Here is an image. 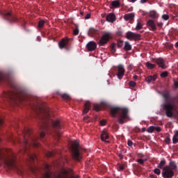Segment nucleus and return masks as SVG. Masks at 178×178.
Listing matches in <instances>:
<instances>
[{"label":"nucleus","instance_id":"nucleus-1","mask_svg":"<svg viewBox=\"0 0 178 178\" xmlns=\"http://www.w3.org/2000/svg\"><path fill=\"white\" fill-rule=\"evenodd\" d=\"M35 119L39 123V127L42 131L40 133L39 138L33 135L31 129L25 127L22 131V140H18L19 144L22 147L20 154L22 155L25 154L31 163L37 161V155L34 154L31 149L40 147L38 140H42L45 137V131L50 133L51 136L59 140L61 134L59 130L62 129V122L59 120L52 119L51 113L44 106H38V109L35 110Z\"/></svg>","mask_w":178,"mask_h":178},{"label":"nucleus","instance_id":"nucleus-2","mask_svg":"<svg viewBox=\"0 0 178 178\" xmlns=\"http://www.w3.org/2000/svg\"><path fill=\"white\" fill-rule=\"evenodd\" d=\"M1 83H7L11 88V90L3 92L1 96L4 101L8 102V105H13L16 101L32 102L33 97H30L31 95L29 94V90L19 86L10 76L2 72H0V84Z\"/></svg>","mask_w":178,"mask_h":178},{"label":"nucleus","instance_id":"nucleus-3","mask_svg":"<svg viewBox=\"0 0 178 178\" xmlns=\"http://www.w3.org/2000/svg\"><path fill=\"white\" fill-rule=\"evenodd\" d=\"M0 159L4 162L5 165L8 168L16 167V154L9 149H0Z\"/></svg>","mask_w":178,"mask_h":178},{"label":"nucleus","instance_id":"nucleus-4","mask_svg":"<svg viewBox=\"0 0 178 178\" xmlns=\"http://www.w3.org/2000/svg\"><path fill=\"white\" fill-rule=\"evenodd\" d=\"M111 115L113 118H116V115H118L120 124H124L130 118L129 116V109L124 107H111Z\"/></svg>","mask_w":178,"mask_h":178},{"label":"nucleus","instance_id":"nucleus-5","mask_svg":"<svg viewBox=\"0 0 178 178\" xmlns=\"http://www.w3.org/2000/svg\"><path fill=\"white\" fill-rule=\"evenodd\" d=\"M177 170V165L175 161H170L169 166H165L163 169L162 175L164 178H172L175 176V172Z\"/></svg>","mask_w":178,"mask_h":178},{"label":"nucleus","instance_id":"nucleus-6","mask_svg":"<svg viewBox=\"0 0 178 178\" xmlns=\"http://www.w3.org/2000/svg\"><path fill=\"white\" fill-rule=\"evenodd\" d=\"M71 151L72 157L75 161H80V160L83 159V156H81V153L80 152V144L78 141H74L71 146Z\"/></svg>","mask_w":178,"mask_h":178},{"label":"nucleus","instance_id":"nucleus-7","mask_svg":"<svg viewBox=\"0 0 178 178\" xmlns=\"http://www.w3.org/2000/svg\"><path fill=\"white\" fill-rule=\"evenodd\" d=\"M111 38H112V33L105 32L98 42V44L99 47H104V45L108 44V42L109 40H111Z\"/></svg>","mask_w":178,"mask_h":178},{"label":"nucleus","instance_id":"nucleus-8","mask_svg":"<svg viewBox=\"0 0 178 178\" xmlns=\"http://www.w3.org/2000/svg\"><path fill=\"white\" fill-rule=\"evenodd\" d=\"M163 109L168 118H172V116H173V111L175 109V105H173L172 103L170 102L166 103L163 106Z\"/></svg>","mask_w":178,"mask_h":178},{"label":"nucleus","instance_id":"nucleus-9","mask_svg":"<svg viewBox=\"0 0 178 178\" xmlns=\"http://www.w3.org/2000/svg\"><path fill=\"white\" fill-rule=\"evenodd\" d=\"M69 172L72 173V172H73V170L70 169L69 170H67L63 169L56 176V178H79V175H72V177H69Z\"/></svg>","mask_w":178,"mask_h":178},{"label":"nucleus","instance_id":"nucleus-10","mask_svg":"<svg viewBox=\"0 0 178 178\" xmlns=\"http://www.w3.org/2000/svg\"><path fill=\"white\" fill-rule=\"evenodd\" d=\"M3 17L6 20H8L10 23H17L19 19L12 13V11H6L3 14Z\"/></svg>","mask_w":178,"mask_h":178},{"label":"nucleus","instance_id":"nucleus-11","mask_svg":"<svg viewBox=\"0 0 178 178\" xmlns=\"http://www.w3.org/2000/svg\"><path fill=\"white\" fill-rule=\"evenodd\" d=\"M69 41L70 39L67 38L61 39L58 42L60 49H66V51H69Z\"/></svg>","mask_w":178,"mask_h":178},{"label":"nucleus","instance_id":"nucleus-12","mask_svg":"<svg viewBox=\"0 0 178 178\" xmlns=\"http://www.w3.org/2000/svg\"><path fill=\"white\" fill-rule=\"evenodd\" d=\"M126 37L127 40H134V41H137L138 40L141 39V35H140L139 33H135L131 31H128L126 33Z\"/></svg>","mask_w":178,"mask_h":178},{"label":"nucleus","instance_id":"nucleus-13","mask_svg":"<svg viewBox=\"0 0 178 178\" xmlns=\"http://www.w3.org/2000/svg\"><path fill=\"white\" fill-rule=\"evenodd\" d=\"M118 71L116 76L120 80H122L123 79V76H124V67H123V65H120L117 67Z\"/></svg>","mask_w":178,"mask_h":178},{"label":"nucleus","instance_id":"nucleus-14","mask_svg":"<svg viewBox=\"0 0 178 178\" xmlns=\"http://www.w3.org/2000/svg\"><path fill=\"white\" fill-rule=\"evenodd\" d=\"M44 172L45 173L42 175V178H52V172L49 170V165L46 164L44 165Z\"/></svg>","mask_w":178,"mask_h":178},{"label":"nucleus","instance_id":"nucleus-15","mask_svg":"<svg viewBox=\"0 0 178 178\" xmlns=\"http://www.w3.org/2000/svg\"><path fill=\"white\" fill-rule=\"evenodd\" d=\"M88 51H92L97 49V43L95 42L90 41L86 44Z\"/></svg>","mask_w":178,"mask_h":178},{"label":"nucleus","instance_id":"nucleus-16","mask_svg":"<svg viewBox=\"0 0 178 178\" xmlns=\"http://www.w3.org/2000/svg\"><path fill=\"white\" fill-rule=\"evenodd\" d=\"M147 26L152 29V31H155V30H156V25L155 24V22L152 19H149L147 21Z\"/></svg>","mask_w":178,"mask_h":178},{"label":"nucleus","instance_id":"nucleus-17","mask_svg":"<svg viewBox=\"0 0 178 178\" xmlns=\"http://www.w3.org/2000/svg\"><path fill=\"white\" fill-rule=\"evenodd\" d=\"M120 7V0H114L110 5L111 9H116Z\"/></svg>","mask_w":178,"mask_h":178},{"label":"nucleus","instance_id":"nucleus-18","mask_svg":"<svg viewBox=\"0 0 178 178\" xmlns=\"http://www.w3.org/2000/svg\"><path fill=\"white\" fill-rule=\"evenodd\" d=\"M156 63L159 66V67H161V69H165V67H166L165 65V60L162 58H157L156 60Z\"/></svg>","mask_w":178,"mask_h":178},{"label":"nucleus","instance_id":"nucleus-19","mask_svg":"<svg viewBox=\"0 0 178 178\" xmlns=\"http://www.w3.org/2000/svg\"><path fill=\"white\" fill-rule=\"evenodd\" d=\"M90 106H91V103L90 102V101L86 102L84 104V109H83V114L88 113Z\"/></svg>","mask_w":178,"mask_h":178},{"label":"nucleus","instance_id":"nucleus-20","mask_svg":"<svg viewBox=\"0 0 178 178\" xmlns=\"http://www.w3.org/2000/svg\"><path fill=\"white\" fill-rule=\"evenodd\" d=\"M108 104L106 103L102 102L100 104V105L99 104H94L93 108H94L95 111H96V112H99V111H101L102 106H106Z\"/></svg>","mask_w":178,"mask_h":178},{"label":"nucleus","instance_id":"nucleus-21","mask_svg":"<svg viewBox=\"0 0 178 178\" xmlns=\"http://www.w3.org/2000/svg\"><path fill=\"white\" fill-rule=\"evenodd\" d=\"M106 20L110 23H113L116 20V16L114 14L110 13L106 16Z\"/></svg>","mask_w":178,"mask_h":178},{"label":"nucleus","instance_id":"nucleus-22","mask_svg":"<svg viewBox=\"0 0 178 178\" xmlns=\"http://www.w3.org/2000/svg\"><path fill=\"white\" fill-rule=\"evenodd\" d=\"M97 34H99V31L97 29L91 28L88 31V35L92 37L93 35H97Z\"/></svg>","mask_w":178,"mask_h":178},{"label":"nucleus","instance_id":"nucleus-23","mask_svg":"<svg viewBox=\"0 0 178 178\" xmlns=\"http://www.w3.org/2000/svg\"><path fill=\"white\" fill-rule=\"evenodd\" d=\"M109 138V135L106 133V131H103L101 134V140L102 141L106 142V140Z\"/></svg>","mask_w":178,"mask_h":178},{"label":"nucleus","instance_id":"nucleus-24","mask_svg":"<svg viewBox=\"0 0 178 178\" xmlns=\"http://www.w3.org/2000/svg\"><path fill=\"white\" fill-rule=\"evenodd\" d=\"M124 19L125 20H133V19H134V13H131L125 15Z\"/></svg>","mask_w":178,"mask_h":178},{"label":"nucleus","instance_id":"nucleus-25","mask_svg":"<svg viewBox=\"0 0 178 178\" xmlns=\"http://www.w3.org/2000/svg\"><path fill=\"white\" fill-rule=\"evenodd\" d=\"M156 77H157L156 75L149 76L145 78V81L147 83H151V81H155V80H156Z\"/></svg>","mask_w":178,"mask_h":178},{"label":"nucleus","instance_id":"nucleus-26","mask_svg":"<svg viewBox=\"0 0 178 178\" xmlns=\"http://www.w3.org/2000/svg\"><path fill=\"white\" fill-rule=\"evenodd\" d=\"M178 143V130L175 132L172 137V144H177Z\"/></svg>","mask_w":178,"mask_h":178},{"label":"nucleus","instance_id":"nucleus-27","mask_svg":"<svg viewBox=\"0 0 178 178\" xmlns=\"http://www.w3.org/2000/svg\"><path fill=\"white\" fill-rule=\"evenodd\" d=\"M124 48L125 51H131V44L129 42H125Z\"/></svg>","mask_w":178,"mask_h":178},{"label":"nucleus","instance_id":"nucleus-28","mask_svg":"<svg viewBox=\"0 0 178 178\" xmlns=\"http://www.w3.org/2000/svg\"><path fill=\"white\" fill-rule=\"evenodd\" d=\"M149 17H152V19H156L158 18V13L156 11H150L149 13Z\"/></svg>","mask_w":178,"mask_h":178},{"label":"nucleus","instance_id":"nucleus-29","mask_svg":"<svg viewBox=\"0 0 178 178\" xmlns=\"http://www.w3.org/2000/svg\"><path fill=\"white\" fill-rule=\"evenodd\" d=\"M165 165H166V161L165 160H163L160 162V163L158 165V168L159 169H163V166H165Z\"/></svg>","mask_w":178,"mask_h":178},{"label":"nucleus","instance_id":"nucleus-30","mask_svg":"<svg viewBox=\"0 0 178 178\" xmlns=\"http://www.w3.org/2000/svg\"><path fill=\"white\" fill-rule=\"evenodd\" d=\"M62 99H65V101H69L70 99V96L66 93L61 95Z\"/></svg>","mask_w":178,"mask_h":178},{"label":"nucleus","instance_id":"nucleus-31","mask_svg":"<svg viewBox=\"0 0 178 178\" xmlns=\"http://www.w3.org/2000/svg\"><path fill=\"white\" fill-rule=\"evenodd\" d=\"M146 66L147 67V69H154L155 67V65L150 63L149 62H147L146 63Z\"/></svg>","mask_w":178,"mask_h":178},{"label":"nucleus","instance_id":"nucleus-32","mask_svg":"<svg viewBox=\"0 0 178 178\" xmlns=\"http://www.w3.org/2000/svg\"><path fill=\"white\" fill-rule=\"evenodd\" d=\"M111 52H113V54H115V52H116V44L115 43L111 44Z\"/></svg>","mask_w":178,"mask_h":178},{"label":"nucleus","instance_id":"nucleus-33","mask_svg":"<svg viewBox=\"0 0 178 178\" xmlns=\"http://www.w3.org/2000/svg\"><path fill=\"white\" fill-rule=\"evenodd\" d=\"M147 133H154L155 131V127L151 126L147 129Z\"/></svg>","mask_w":178,"mask_h":178},{"label":"nucleus","instance_id":"nucleus-34","mask_svg":"<svg viewBox=\"0 0 178 178\" xmlns=\"http://www.w3.org/2000/svg\"><path fill=\"white\" fill-rule=\"evenodd\" d=\"M143 29V24L138 22L136 24V30H141Z\"/></svg>","mask_w":178,"mask_h":178},{"label":"nucleus","instance_id":"nucleus-35","mask_svg":"<svg viewBox=\"0 0 178 178\" xmlns=\"http://www.w3.org/2000/svg\"><path fill=\"white\" fill-rule=\"evenodd\" d=\"M45 24V21H44V20H40V21H39V23H38V27L40 28V29H41V28H42V27H44V25Z\"/></svg>","mask_w":178,"mask_h":178},{"label":"nucleus","instance_id":"nucleus-36","mask_svg":"<svg viewBox=\"0 0 178 178\" xmlns=\"http://www.w3.org/2000/svg\"><path fill=\"white\" fill-rule=\"evenodd\" d=\"M45 155H46V156H47V158H51L54 156V152H46Z\"/></svg>","mask_w":178,"mask_h":178},{"label":"nucleus","instance_id":"nucleus-37","mask_svg":"<svg viewBox=\"0 0 178 178\" xmlns=\"http://www.w3.org/2000/svg\"><path fill=\"white\" fill-rule=\"evenodd\" d=\"M117 169H118V172H122V170H124V165H118Z\"/></svg>","mask_w":178,"mask_h":178},{"label":"nucleus","instance_id":"nucleus-38","mask_svg":"<svg viewBox=\"0 0 178 178\" xmlns=\"http://www.w3.org/2000/svg\"><path fill=\"white\" fill-rule=\"evenodd\" d=\"M117 45H118V48H122L123 47V41L118 40Z\"/></svg>","mask_w":178,"mask_h":178},{"label":"nucleus","instance_id":"nucleus-39","mask_svg":"<svg viewBox=\"0 0 178 178\" xmlns=\"http://www.w3.org/2000/svg\"><path fill=\"white\" fill-rule=\"evenodd\" d=\"M163 97L165 98V99H166V101H168L170 98V95H169V93L167 92L163 95Z\"/></svg>","mask_w":178,"mask_h":178},{"label":"nucleus","instance_id":"nucleus-40","mask_svg":"<svg viewBox=\"0 0 178 178\" xmlns=\"http://www.w3.org/2000/svg\"><path fill=\"white\" fill-rule=\"evenodd\" d=\"M145 161L147 160H143V159H138L136 161L138 162V163H139L140 165H143L144 164V162H145Z\"/></svg>","mask_w":178,"mask_h":178},{"label":"nucleus","instance_id":"nucleus-41","mask_svg":"<svg viewBox=\"0 0 178 178\" xmlns=\"http://www.w3.org/2000/svg\"><path fill=\"white\" fill-rule=\"evenodd\" d=\"M162 19H163V20H169V15L164 14L162 15Z\"/></svg>","mask_w":178,"mask_h":178},{"label":"nucleus","instance_id":"nucleus-42","mask_svg":"<svg viewBox=\"0 0 178 178\" xmlns=\"http://www.w3.org/2000/svg\"><path fill=\"white\" fill-rule=\"evenodd\" d=\"M161 77H168V72H163L161 74Z\"/></svg>","mask_w":178,"mask_h":178},{"label":"nucleus","instance_id":"nucleus-43","mask_svg":"<svg viewBox=\"0 0 178 178\" xmlns=\"http://www.w3.org/2000/svg\"><path fill=\"white\" fill-rule=\"evenodd\" d=\"M154 172L156 175H161V170L159 168H155Z\"/></svg>","mask_w":178,"mask_h":178},{"label":"nucleus","instance_id":"nucleus-44","mask_svg":"<svg viewBox=\"0 0 178 178\" xmlns=\"http://www.w3.org/2000/svg\"><path fill=\"white\" fill-rule=\"evenodd\" d=\"M165 143L167 144H170V137L168 136L165 139Z\"/></svg>","mask_w":178,"mask_h":178},{"label":"nucleus","instance_id":"nucleus-45","mask_svg":"<svg viewBox=\"0 0 178 178\" xmlns=\"http://www.w3.org/2000/svg\"><path fill=\"white\" fill-rule=\"evenodd\" d=\"M136 84H137V83H136V82H134V81H131L129 82V86H130V87H136Z\"/></svg>","mask_w":178,"mask_h":178},{"label":"nucleus","instance_id":"nucleus-46","mask_svg":"<svg viewBox=\"0 0 178 178\" xmlns=\"http://www.w3.org/2000/svg\"><path fill=\"white\" fill-rule=\"evenodd\" d=\"M154 130L157 131L158 133L162 131V129L159 127H154Z\"/></svg>","mask_w":178,"mask_h":178},{"label":"nucleus","instance_id":"nucleus-47","mask_svg":"<svg viewBox=\"0 0 178 178\" xmlns=\"http://www.w3.org/2000/svg\"><path fill=\"white\" fill-rule=\"evenodd\" d=\"M74 35H79V29L76 28L74 30Z\"/></svg>","mask_w":178,"mask_h":178},{"label":"nucleus","instance_id":"nucleus-48","mask_svg":"<svg viewBox=\"0 0 178 178\" xmlns=\"http://www.w3.org/2000/svg\"><path fill=\"white\" fill-rule=\"evenodd\" d=\"M101 126H105L106 124V121L105 120H102L100 121Z\"/></svg>","mask_w":178,"mask_h":178},{"label":"nucleus","instance_id":"nucleus-49","mask_svg":"<svg viewBox=\"0 0 178 178\" xmlns=\"http://www.w3.org/2000/svg\"><path fill=\"white\" fill-rule=\"evenodd\" d=\"M3 126V120L0 118V129Z\"/></svg>","mask_w":178,"mask_h":178},{"label":"nucleus","instance_id":"nucleus-50","mask_svg":"<svg viewBox=\"0 0 178 178\" xmlns=\"http://www.w3.org/2000/svg\"><path fill=\"white\" fill-rule=\"evenodd\" d=\"M127 144H128L129 147L133 146V142L131 140H128Z\"/></svg>","mask_w":178,"mask_h":178},{"label":"nucleus","instance_id":"nucleus-51","mask_svg":"<svg viewBox=\"0 0 178 178\" xmlns=\"http://www.w3.org/2000/svg\"><path fill=\"white\" fill-rule=\"evenodd\" d=\"M91 17V14L88 13L86 15L85 19H88Z\"/></svg>","mask_w":178,"mask_h":178},{"label":"nucleus","instance_id":"nucleus-52","mask_svg":"<svg viewBox=\"0 0 178 178\" xmlns=\"http://www.w3.org/2000/svg\"><path fill=\"white\" fill-rule=\"evenodd\" d=\"M174 86H175V88H178V82L176 81H174Z\"/></svg>","mask_w":178,"mask_h":178},{"label":"nucleus","instance_id":"nucleus-53","mask_svg":"<svg viewBox=\"0 0 178 178\" xmlns=\"http://www.w3.org/2000/svg\"><path fill=\"white\" fill-rule=\"evenodd\" d=\"M157 26H158V27H162V26H163V23H162V22H157Z\"/></svg>","mask_w":178,"mask_h":178},{"label":"nucleus","instance_id":"nucleus-54","mask_svg":"<svg viewBox=\"0 0 178 178\" xmlns=\"http://www.w3.org/2000/svg\"><path fill=\"white\" fill-rule=\"evenodd\" d=\"M84 122H88V116L83 117Z\"/></svg>","mask_w":178,"mask_h":178},{"label":"nucleus","instance_id":"nucleus-55","mask_svg":"<svg viewBox=\"0 0 178 178\" xmlns=\"http://www.w3.org/2000/svg\"><path fill=\"white\" fill-rule=\"evenodd\" d=\"M123 34V33H122V31H118V32H117V35H122Z\"/></svg>","mask_w":178,"mask_h":178},{"label":"nucleus","instance_id":"nucleus-56","mask_svg":"<svg viewBox=\"0 0 178 178\" xmlns=\"http://www.w3.org/2000/svg\"><path fill=\"white\" fill-rule=\"evenodd\" d=\"M37 40H38L39 42H41V37L38 36V37H37Z\"/></svg>","mask_w":178,"mask_h":178},{"label":"nucleus","instance_id":"nucleus-57","mask_svg":"<svg viewBox=\"0 0 178 178\" xmlns=\"http://www.w3.org/2000/svg\"><path fill=\"white\" fill-rule=\"evenodd\" d=\"M131 69H133L131 65L128 66V70H131Z\"/></svg>","mask_w":178,"mask_h":178},{"label":"nucleus","instance_id":"nucleus-58","mask_svg":"<svg viewBox=\"0 0 178 178\" xmlns=\"http://www.w3.org/2000/svg\"><path fill=\"white\" fill-rule=\"evenodd\" d=\"M134 80H137L138 79V76L137 75L134 76Z\"/></svg>","mask_w":178,"mask_h":178},{"label":"nucleus","instance_id":"nucleus-59","mask_svg":"<svg viewBox=\"0 0 178 178\" xmlns=\"http://www.w3.org/2000/svg\"><path fill=\"white\" fill-rule=\"evenodd\" d=\"M140 2L141 3H145V2H147V0H141Z\"/></svg>","mask_w":178,"mask_h":178},{"label":"nucleus","instance_id":"nucleus-60","mask_svg":"<svg viewBox=\"0 0 178 178\" xmlns=\"http://www.w3.org/2000/svg\"><path fill=\"white\" fill-rule=\"evenodd\" d=\"M119 156H120V158L121 159H123V154H119Z\"/></svg>","mask_w":178,"mask_h":178},{"label":"nucleus","instance_id":"nucleus-61","mask_svg":"<svg viewBox=\"0 0 178 178\" xmlns=\"http://www.w3.org/2000/svg\"><path fill=\"white\" fill-rule=\"evenodd\" d=\"M175 47L178 48V41L175 43Z\"/></svg>","mask_w":178,"mask_h":178},{"label":"nucleus","instance_id":"nucleus-62","mask_svg":"<svg viewBox=\"0 0 178 178\" xmlns=\"http://www.w3.org/2000/svg\"><path fill=\"white\" fill-rule=\"evenodd\" d=\"M83 15H84L83 12H81V15L83 16Z\"/></svg>","mask_w":178,"mask_h":178},{"label":"nucleus","instance_id":"nucleus-63","mask_svg":"<svg viewBox=\"0 0 178 178\" xmlns=\"http://www.w3.org/2000/svg\"><path fill=\"white\" fill-rule=\"evenodd\" d=\"M131 2L134 3V2H136V1H137V0H131Z\"/></svg>","mask_w":178,"mask_h":178},{"label":"nucleus","instance_id":"nucleus-64","mask_svg":"<svg viewBox=\"0 0 178 178\" xmlns=\"http://www.w3.org/2000/svg\"><path fill=\"white\" fill-rule=\"evenodd\" d=\"M26 24V22H24V26Z\"/></svg>","mask_w":178,"mask_h":178}]
</instances>
